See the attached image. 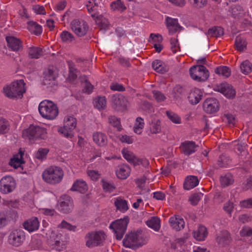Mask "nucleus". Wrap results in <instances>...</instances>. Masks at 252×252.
<instances>
[{
	"label": "nucleus",
	"mask_w": 252,
	"mask_h": 252,
	"mask_svg": "<svg viewBox=\"0 0 252 252\" xmlns=\"http://www.w3.org/2000/svg\"><path fill=\"white\" fill-rule=\"evenodd\" d=\"M216 90L228 98H233L236 95V92L232 86L226 83L217 86Z\"/></svg>",
	"instance_id": "nucleus-14"
},
{
	"label": "nucleus",
	"mask_w": 252,
	"mask_h": 252,
	"mask_svg": "<svg viewBox=\"0 0 252 252\" xmlns=\"http://www.w3.org/2000/svg\"><path fill=\"white\" fill-rule=\"evenodd\" d=\"M93 140L97 144L103 146L107 144L106 136L101 132H96L93 134Z\"/></svg>",
	"instance_id": "nucleus-30"
},
{
	"label": "nucleus",
	"mask_w": 252,
	"mask_h": 252,
	"mask_svg": "<svg viewBox=\"0 0 252 252\" xmlns=\"http://www.w3.org/2000/svg\"><path fill=\"white\" fill-rule=\"evenodd\" d=\"M71 28L77 35L82 36L86 34L88 27L85 22L80 25L78 21L73 20L71 23Z\"/></svg>",
	"instance_id": "nucleus-15"
},
{
	"label": "nucleus",
	"mask_w": 252,
	"mask_h": 252,
	"mask_svg": "<svg viewBox=\"0 0 252 252\" xmlns=\"http://www.w3.org/2000/svg\"><path fill=\"white\" fill-rule=\"evenodd\" d=\"M123 243L125 247L135 250L145 244L146 239L142 230H139L136 232L126 234Z\"/></svg>",
	"instance_id": "nucleus-1"
},
{
	"label": "nucleus",
	"mask_w": 252,
	"mask_h": 252,
	"mask_svg": "<svg viewBox=\"0 0 252 252\" xmlns=\"http://www.w3.org/2000/svg\"><path fill=\"white\" fill-rule=\"evenodd\" d=\"M193 5L197 8H201L204 7L207 3V0H193Z\"/></svg>",
	"instance_id": "nucleus-57"
},
{
	"label": "nucleus",
	"mask_w": 252,
	"mask_h": 252,
	"mask_svg": "<svg viewBox=\"0 0 252 252\" xmlns=\"http://www.w3.org/2000/svg\"><path fill=\"white\" fill-rule=\"evenodd\" d=\"M241 206L245 208H252V198L244 200L241 202Z\"/></svg>",
	"instance_id": "nucleus-64"
},
{
	"label": "nucleus",
	"mask_w": 252,
	"mask_h": 252,
	"mask_svg": "<svg viewBox=\"0 0 252 252\" xmlns=\"http://www.w3.org/2000/svg\"><path fill=\"white\" fill-rule=\"evenodd\" d=\"M42 176L46 183L56 184L60 183L63 179V172L60 167L51 166L43 172Z\"/></svg>",
	"instance_id": "nucleus-4"
},
{
	"label": "nucleus",
	"mask_w": 252,
	"mask_h": 252,
	"mask_svg": "<svg viewBox=\"0 0 252 252\" xmlns=\"http://www.w3.org/2000/svg\"><path fill=\"white\" fill-rule=\"evenodd\" d=\"M110 89L113 91H117L119 92L124 91L125 87L121 84L115 83H112L110 86Z\"/></svg>",
	"instance_id": "nucleus-58"
},
{
	"label": "nucleus",
	"mask_w": 252,
	"mask_h": 252,
	"mask_svg": "<svg viewBox=\"0 0 252 252\" xmlns=\"http://www.w3.org/2000/svg\"><path fill=\"white\" fill-rule=\"evenodd\" d=\"M144 123L143 119L141 117H137L136 119L133 130L134 131L137 133L140 134L141 133V129L143 128Z\"/></svg>",
	"instance_id": "nucleus-39"
},
{
	"label": "nucleus",
	"mask_w": 252,
	"mask_h": 252,
	"mask_svg": "<svg viewBox=\"0 0 252 252\" xmlns=\"http://www.w3.org/2000/svg\"><path fill=\"white\" fill-rule=\"evenodd\" d=\"M160 122L159 120H155L150 123V131L153 133H157L160 130Z\"/></svg>",
	"instance_id": "nucleus-43"
},
{
	"label": "nucleus",
	"mask_w": 252,
	"mask_h": 252,
	"mask_svg": "<svg viewBox=\"0 0 252 252\" xmlns=\"http://www.w3.org/2000/svg\"><path fill=\"white\" fill-rule=\"evenodd\" d=\"M39 223L37 218L35 217L25 221L23 225L25 229L29 232H32L38 229Z\"/></svg>",
	"instance_id": "nucleus-20"
},
{
	"label": "nucleus",
	"mask_w": 252,
	"mask_h": 252,
	"mask_svg": "<svg viewBox=\"0 0 252 252\" xmlns=\"http://www.w3.org/2000/svg\"><path fill=\"white\" fill-rule=\"evenodd\" d=\"M73 202L71 197L67 195H62L58 201L57 208L62 214L70 213L73 210Z\"/></svg>",
	"instance_id": "nucleus-8"
},
{
	"label": "nucleus",
	"mask_w": 252,
	"mask_h": 252,
	"mask_svg": "<svg viewBox=\"0 0 252 252\" xmlns=\"http://www.w3.org/2000/svg\"><path fill=\"white\" fill-rule=\"evenodd\" d=\"M6 40L7 46L14 51H18L23 48L22 42L20 39L14 36H7Z\"/></svg>",
	"instance_id": "nucleus-17"
},
{
	"label": "nucleus",
	"mask_w": 252,
	"mask_h": 252,
	"mask_svg": "<svg viewBox=\"0 0 252 252\" xmlns=\"http://www.w3.org/2000/svg\"><path fill=\"white\" fill-rule=\"evenodd\" d=\"M235 46L237 50L242 52L246 48L247 42L245 39L237 36L235 38Z\"/></svg>",
	"instance_id": "nucleus-35"
},
{
	"label": "nucleus",
	"mask_w": 252,
	"mask_h": 252,
	"mask_svg": "<svg viewBox=\"0 0 252 252\" xmlns=\"http://www.w3.org/2000/svg\"><path fill=\"white\" fill-rule=\"evenodd\" d=\"M26 83L20 79L12 82L9 86L3 88L5 95L10 98H21L26 92Z\"/></svg>",
	"instance_id": "nucleus-2"
},
{
	"label": "nucleus",
	"mask_w": 252,
	"mask_h": 252,
	"mask_svg": "<svg viewBox=\"0 0 252 252\" xmlns=\"http://www.w3.org/2000/svg\"><path fill=\"white\" fill-rule=\"evenodd\" d=\"M189 74L194 80L198 82L206 81L209 77V72L207 68L203 65H195L189 69Z\"/></svg>",
	"instance_id": "nucleus-7"
},
{
	"label": "nucleus",
	"mask_w": 252,
	"mask_h": 252,
	"mask_svg": "<svg viewBox=\"0 0 252 252\" xmlns=\"http://www.w3.org/2000/svg\"><path fill=\"white\" fill-rule=\"evenodd\" d=\"M198 147L193 141H186L181 143L180 147L182 153L185 155L189 156L191 154L194 153L195 148Z\"/></svg>",
	"instance_id": "nucleus-18"
},
{
	"label": "nucleus",
	"mask_w": 252,
	"mask_h": 252,
	"mask_svg": "<svg viewBox=\"0 0 252 252\" xmlns=\"http://www.w3.org/2000/svg\"><path fill=\"white\" fill-rule=\"evenodd\" d=\"M9 124L6 119L0 117V134H4L7 132Z\"/></svg>",
	"instance_id": "nucleus-42"
},
{
	"label": "nucleus",
	"mask_w": 252,
	"mask_h": 252,
	"mask_svg": "<svg viewBox=\"0 0 252 252\" xmlns=\"http://www.w3.org/2000/svg\"><path fill=\"white\" fill-rule=\"evenodd\" d=\"M193 237L198 241H203L207 235L206 228L202 225L200 226L197 230L193 232Z\"/></svg>",
	"instance_id": "nucleus-28"
},
{
	"label": "nucleus",
	"mask_w": 252,
	"mask_h": 252,
	"mask_svg": "<svg viewBox=\"0 0 252 252\" xmlns=\"http://www.w3.org/2000/svg\"><path fill=\"white\" fill-rule=\"evenodd\" d=\"M103 188L105 191L111 192L115 189V186L107 182H103Z\"/></svg>",
	"instance_id": "nucleus-59"
},
{
	"label": "nucleus",
	"mask_w": 252,
	"mask_h": 252,
	"mask_svg": "<svg viewBox=\"0 0 252 252\" xmlns=\"http://www.w3.org/2000/svg\"><path fill=\"white\" fill-rule=\"evenodd\" d=\"M152 66L155 71L161 74H163L169 70V67L159 60L154 61Z\"/></svg>",
	"instance_id": "nucleus-26"
},
{
	"label": "nucleus",
	"mask_w": 252,
	"mask_h": 252,
	"mask_svg": "<svg viewBox=\"0 0 252 252\" xmlns=\"http://www.w3.org/2000/svg\"><path fill=\"white\" fill-rule=\"evenodd\" d=\"M233 207V203L232 202L228 201L224 204L223 209L225 211L230 214Z\"/></svg>",
	"instance_id": "nucleus-61"
},
{
	"label": "nucleus",
	"mask_w": 252,
	"mask_h": 252,
	"mask_svg": "<svg viewBox=\"0 0 252 252\" xmlns=\"http://www.w3.org/2000/svg\"><path fill=\"white\" fill-rule=\"evenodd\" d=\"M224 33L223 29L219 26H214L208 30V34L211 36H219Z\"/></svg>",
	"instance_id": "nucleus-36"
},
{
	"label": "nucleus",
	"mask_w": 252,
	"mask_h": 252,
	"mask_svg": "<svg viewBox=\"0 0 252 252\" xmlns=\"http://www.w3.org/2000/svg\"><path fill=\"white\" fill-rule=\"evenodd\" d=\"M25 237V234L23 229H15L10 233L8 236V242L13 246L19 247L23 243Z\"/></svg>",
	"instance_id": "nucleus-10"
},
{
	"label": "nucleus",
	"mask_w": 252,
	"mask_h": 252,
	"mask_svg": "<svg viewBox=\"0 0 252 252\" xmlns=\"http://www.w3.org/2000/svg\"><path fill=\"white\" fill-rule=\"evenodd\" d=\"M166 113L169 119L173 123L175 124H180L181 123L180 118L177 114L170 111H167Z\"/></svg>",
	"instance_id": "nucleus-47"
},
{
	"label": "nucleus",
	"mask_w": 252,
	"mask_h": 252,
	"mask_svg": "<svg viewBox=\"0 0 252 252\" xmlns=\"http://www.w3.org/2000/svg\"><path fill=\"white\" fill-rule=\"evenodd\" d=\"M122 153L125 158L129 163L133 164L134 166H135V162H136L138 158L136 157L133 153L128 151L126 149H123Z\"/></svg>",
	"instance_id": "nucleus-29"
},
{
	"label": "nucleus",
	"mask_w": 252,
	"mask_h": 252,
	"mask_svg": "<svg viewBox=\"0 0 252 252\" xmlns=\"http://www.w3.org/2000/svg\"><path fill=\"white\" fill-rule=\"evenodd\" d=\"M108 122L114 127H117L119 131H120V122L117 118L114 116H111L108 118Z\"/></svg>",
	"instance_id": "nucleus-52"
},
{
	"label": "nucleus",
	"mask_w": 252,
	"mask_h": 252,
	"mask_svg": "<svg viewBox=\"0 0 252 252\" xmlns=\"http://www.w3.org/2000/svg\"><path fill=\"white\" fill-rule=\"evenodd\" d=\"M220 182L221 186L225 187L232 184L233 180L231 177L229 175H225L223 177H221L220 178Z\"/></svg>",
	"instance_id": "nucleus-50"
},
{
	"label": "nucleus",
	"mask_w": 252,
	"mask_h": 252,
	"mask_svg": "<svg viewBox=\"0 0 252 252\" xmlns=\"http://www.w3.org/2000/svg\"><path fill=\"white\" fill-rule=\"evenodd\" d=\"M24 162V161L21 158L14 157L11 158L9 164L13 168L16 169L20 167V165Z\"/></svg>",
	"instance_id": "nucleus-49"
},
{
	"label": "nucleus",
	"mask_w": 252,
	"mask_h": 252,
	"mask_svg": "<svg viewBox=\"0 0 252 252\" xmlns=\"http://www.w3.org/2000/svg\"><path fill=\"white\" fill-rule=\"evenodd\" d=\"M203 110L208 114H214L220 109L219 102L216 98H207L203 103Z\"/></svg>",
	"instance_id": "nucleus-13"
},
{
	"label": "nucleus",
	"mask_w": 252,
	"mask_h": 252,
	"mask_svg": "<svg viewBox=\"0 0 252 252\" xmlns=\"http://www.w3.org/2000/svg\"><path fill=\"white\" fill-rule=\"evenodd\" d=\"M130 168L127 164H123L119 167V169L116 172L118 178L121 179H126L129 175Z\"/></svg>",
	"instance_id": "nucleus-27"
},
{
	"label": "nucleus",
	"mask_w": 252,
	"mask_h": 252,
	"mask_svg": "<svg viewBox=\"0 0 252 252\" xmlns=\"http://www.w3.org/2000/svg\"><path fill=\"white\" fill-rule=\"evenodd\" d=\"M215 72L216 74L221 75L225 77H228L231 74L230 69L226 66H221L217 67Z\"/></svg>",
	"instance_id": "nucleus-37"
},
{
	"label": "nucleus",
	"mask_w": 252,
	"mask_h": 252,
	"mask_svg": "<svg viewBox=\"0 0 252 252\" xmlns=\"http://www.w3.org/2000/svg\"><path fill=\"white\" fill-rule=\"evenodd\" d=\"M106 105L105 97H98L94 100V106L98 109H104Z\"/></svg>",
	"instance_id": "nucleus-45"
},
{
	"label": "nucleus",
	"mask_w": 252,
	"mask_h": 252,
	"mask_svg": "<svg viewBox=\"0 0 252 252\" xmlns=\"http://www.w3.org/2000/svg\"><path fill=\"white\" fill-rule=\"evenodd\" d=\"M166 22L170 33H174L182 28L178 24V20L176 19H173L167 17L166 19Z\"/></svg>",
	"instance_id": "nucleus-24"
},
{
	"label": "nucleus",
	"mask_w": 252,
	"mask_h": 252,
	"mask_svg": "<svg viewBox=\"0 0 252 252\" xmlns=\"http://www.w3.org/2000/svg\"><path fill=\"white\" fill-rule=\"evenodd\" d=\"M112 107L116 111H123L127 105V99L121 94H113L111 97Z\"/></svg>",
	"instance_id": "nucleus-12"
},
{
	"label": "nucleus",
	"mask_w": 252,
	"mask_h": 252,
	"mask_svg": "<svg viewBox=\"0 0 252 252\" xmlns=\"http://www.w3.org/2000/svg\"><path fill=\"white\" fill-rule=\"evenodd\" d=\"M88 188L86 183L81 180H77L73 183L70 190L78 191L81 193H84L88 190Z\"/></svg>",
	"instance_id": "nucleus-19"
},
{
	"label": "nucleus",
	"mask_w": 252,
	"mask_h": 252,
	"mask_svg": "<svg viewBox=\"0 0 252 252\" xmlns=\"http://www.w3.org/2000/svg\"><path fill=\"white\" fill-rule=\"evenodd\" d=\"M199 183V180L196 176H188L186 179L184 183L185 189L189 190L196 187Z\"/></svg>",
	"instance_id": "nucleus-23"
},
{
	"label": "nucleus",
	"mask_w": 252,
	"mask_h": 252,
	"mask_svg": "<svg viewBox=\"0 0 252 252\" xmlns=\"http://www.w3.org/2000/svg\"><path fill=\"white\" fill-rule=\"evenodd\" d=\"M16 185L15 181L12 177L4 176L0 180V191L3 193H10L15 189Z\"/></svg>",
	"instance_id": "nucleus-11"
},
{
	"label": "nucleus",
	"mask_w": 252,
	"mask_h": 252,
	"mask_svg": "<svg viewBox=\"0 0 252 252\" xmlns=\"http://www.w3.org/2000/svg\"><path fill=\"white\" fill-rule=\"evenodd\" d=\"M64 127H68L73 130L76 126V119L72 116L67 117L66 120L64 122Z\"/></svg>",
	"instance_id": "nucleus-44"
},
{
	"label": "nucleus",
	"mask_w": 252,
	"mask_h": 252,
	"mask_svg": "<svg viewBox=\"0 0 252 252\" xmlns=\"http://www.w3.org/2000/svg\"><path fill=\"white\" fill-rule=\"evenodd\" d=\"M27 24L29 26V30L33 32L35 35H38L41 34L42 32V27L36 22L29 21L27 22Z\"/></svg>",
	"instance_id": "nucleus-32"
},
{
	"label": "nucleus",
	"mask_w": 252,
	"mask_h": 252,
	"mask_svg": "<svg viewBox=\"0 0 252 252\" xmlns=\"http://www.w3.org/2000/svg\"><path fill=\"white\" fill-rule=\"evenodd\" d=\"M110 6L114 10L117 9L123 11L126 9V6L122 2L121 0L113 1L110 4Z\"/></svg>",
	"instance_id": "nucleus-40"
},
{
	"label": "nucleus",
	"mask_w": 252,
	"mask_h": 252,
	"mask_svg": "<svg viewBox=\"0 0 252 252\" xmlns=\"http://www.w3.org/2000/svg\"><path fill=\"white\" fill-rule=\"evenodd\" d=\"M200 199L201 196L199 193H194L189 198L190 204L193 206H196Z\"/></svg>",
	"instance_id": "nucleus-55"
},
{
	"label": "nucleus",
	"mask_w": 252,
	"mask_h": 252,
	"mask_svg": "<svg viewBox=\"0 0 252 252\" xmlns=\"http://www.w3.org/2000/svg\"><path fill=\"white\" fill-rule=\"evenodd\" d=\"M114 204L117 207V209L121 212H125L128 209L126 201L120 197H118L116 199Z\"/></svg>",
	"instance_id": "nucleus-33"
},
{
	"label": "nucleus",
	"mask_w": 252,
	"mask_h": 252,
	"mask_svg": "<svg viewBox=\"0 0 252 252\" xmlns=\"http://www.w3.org/2000/svg\"><path fill=\"white\" fill-rule=\"evenodd\" d=\"M33 10L38 14H45L46 12L43 6L35 5L33 6Z\"/></svg>",
	"instance_id": "nucleus-60"
},
{
	"label": "nucleus",
	"mask_w": 252,
	"mask_h": 252,
	"mask_svg": "<svg viewBox=\"0 0 252 252\" xmlns=\"http://www.w3.org/2000/svg\"><path fill=\"white\" fill-rule=\"evenodd\" d=\"M240 69L243 73L247 74L251 72L252 64L249 61L246 60L241 64Z\"/></svg>",
	"instance_id": "nucleus-38"
},
{
	"label": "nucleus",
	"mask_w": 252,
	"mask_h": 252,
	"mask_svg": "<svg viewBox=\"0 0 252 252\" xmlns=\"http://www.w3.org/2000/svg\"><path fill=\"white\" fill-rule=\"evenodd\" d=\"M240 233L242 236H251L252 239V229L249 228H243L240 231Z\"/></svg>",
	"instance_id": "nucleus-63"
},
{
	"label": "nucleus",
	"mask_w": 252,
	"mask_h": 252,
	"mask_svg": "<svg viewBox=\"0 0 252 252\" xmlns=\"http://www.w3.org/2000/svg\"><path fill=\"white\" fill-rule=\"evenodd\" d=\"M60 36L63 42H71L74 39L73 35L67 31H63Z\"/></svg>",
	"instance_id": "nucleus-48"
},
{
	"label": "nucleus",
	"mask_w": 252,
	"mask_h": 252,
	"mask_svg": "<svg viewBox=\"0 0 252 252\" xmlns=\"http://www.w3.org/2000/svg\"><path fill=\"white\" fill-rule=\"evenodd\" d=\"M29 56L31 59H38L43 55V50L40 47L32 46L29 49Z\"/></svg>",
	"instance_id": "nucleus-31"
},
{
	"label": "nucleus",
	"mask_w": 252,
	"mask_h": 252,
	"mask_svg": "<svg viewBox=\"0 0 252 252\" xmlns=\"http://www.w3.org/2000/svg\"><path fill=\"white\" fill-rule=\"evenodd\" d=\"M23 137L31 141L45 140L47 138L46 129L39 126H30L23 131Z\"/></svg>",
	"instance_id": "nucleus-5"
},
{
	"label": "nucleus",
	"mask_w": 252,
	"mask_h": 252,
	"mask_svg": "<svg viewBox=\"0 0 252 252\" xmlns=\"http://www.w3.org/2000/svg\"><path fill=\"white\" fill-rule=\"evenodd\" d=\"M72 129L68 127H61L59 129V132L63 134V135L68 138H71L73 136V133Z\"/></svg>",
	"instance_id": "nucleus-51"
},
{
	"label": "nucleus",
	"mask_w": 252,
	"mask_h": 252,
	"mask_svg": "<svg viewBox=\"0 0 252 252\" xmlns=\"http://www.w3.org/2000/svg\"><path fill=\"white\" fill-rule=\"evenodd\" d=\"M39 112L43 118L48 120L55 119L58 115V109L52 101L45 100L38 106Z\"/></svg>",
	"instance_id": "nucleus-3"
},
{
	"label": "nucleus",
	"mask_w": 252,
	"mask_h": 252,
	"mask_svg": "<svg viewBox=\"0 0 252 252\" xmlns=\"http://www.w3.org/2000/svg\"><path fill=\"white\" fill-rule=\"evenodd\" d=\"M59 226L63 228H65L67 230L73 231H75L76 228L75 226L71 225L65 220H63Z\"/></svg>",
	"instance_id": "nucleus-56"
},
{
	"label": "nucleus",
	"mask_w": 252,
	"mask_h": 252,
	"mask_svg": "<svg viewBox=\"0 0 252 252\" xmlns=\"http://www.w3.org/2000/svg\"><path fill=\"white\" fill-rule=\"evenodd\" d=\"M185 92L184 88L180 85H176L173 90V97L177 99L180 95H183Z\"/></svg>",
	"instance_id": "nucleus-46"
},
{
	"label": "nucleus",
	"mask_w": 252,
	"mask_h": 252,
	"mask_svg": "<svg viewBox=\"0 0 252 252\" xmlns=\"http://www.w3.org/2000/svg\"><path fill=\"white\" fill-rule=\"evenodd\" d=\"M103 20L102 15H100L96 17V22L97 23L98 26L100 27L101 29H104L107 27V25L104 24Z\"/></svg>",
	"instance_id": "nucleus-62"
},
{
	"label": "nucleus",
	"mask_w": 252,
	"mask_h": 252,
	"mask_svg": "<svg viewBox=\"0 0 252 252\" xmlns=\"http://www.w3.org/2000/svg\"><path fill=\"white\" fill-rule=\"evenodd\" d=\"M216 241L220 247H225L229 245L232 241L230 233L227 230H222L217 237Z\"/></svg>",
	"instance_id": "nucleus-16"
},
{
	"label": "nucleus",
	"mask_w": 252,
	"mask_h": 252,
	"mask_svg": "<svg viewBox=\"0 0 252 252\" xmlns=\"http://www.w3.org/2000/svg\"><path fill=\"white\" fill-rule=\"evenodd\" d=\"M203 94L199 89H195L191 91L188 96L189 102L192 105H196L202 99Z\"/></svg>",
	"instance_id": "nucleus-21"
},
{
	"label": "nucleus",
	"mask_w": 252,
	"mask_h": 252,
	"mask_svg": "<svg viewBox=\"0 0 252 252\" xmlns=\"http://www.w3.org/2000/svg\"><path fill=\"white\" fill-rule=\"evenodd\" d=\"M147 225L158 231L160 228V220L158 217H153L146 221Z\"/></svg>",
	"instance_id": "nucleus-34"
},
{
	"label": "nucleus",
	"mask_w": 252,
	"mask_h": 252,
	"mask_svg": "<svg viewBox=\"0 0 252 252\" xmlns=\"http://www.w3.org/2000/svg\"><path fill=\"white\" fill-rule=\"evenodd\" d=\"M128 222V217L126 216L123 219L117 220L110 224L109 228L114 230L117 239L121 240L123 238Z\"/></svg>",
	"instance_id": "nucleus-6"
},
{
	"label": "nucleus",
	"mask_w": 252,
	"mask_h": 252,
	"mask_svg": "<svg viewBox=\"0 0 252 252\" xmlns=\"http://www.w3.org/2000/svg\"><path fill=\"white\" fill-rule=\"evenodd\" d=\"M49 152V149L40 148L36 152L35 157L37 159L42 160L46 158Z\"/></svg>",
	"instance_id": "nucleus-41"
},
{
	"label": "nucleus",
	"mask_w": 252,
	"mask_h": 252,
	"mask_svg": "<svg viewBox=\"0 0 252 252\" xmlns=\"http://www.w3.org/2000/svg\"><path fill=\"white\" fill-rule=\"evenodd\" d=\"M171 49L173 53H176L180 51V48L178 43V39L171 38L170 39Z\"/></svg>",
	"instance_id": "nucleus-53"
},
{
	"label": "nucleus",
	"mask_w": 252,
	"mask_h": 252,
	"mask_svg": "<svg viewBox=\"0 0 252 252\" xmlns=\"http://www.w3.org/2000/svg\"><path fill=\"white\" fill-rule=\"evenodd\" d=\"M153 94L158 102L164 101L166 99V97L160 91L154 90L153 91Z\"/></svg>",
	"instance_id": "nucleus-54"
},
{
	"label": "nucleus",
	"mask_w": 252,
	"mask_h": 252,
	"mask_svg": "<svg viewBox=\"0 0 252 252\" xmlns=\"http://www.w3.org/2000/svg\"><path fill=\"white\" fill-rule=\"evenodd\" d=\"M169 222L172 228L176 231L180 230L185 226L184 220L179 216H176L175 217H171L169 219Z\"/></svg>",
	"instance_id": "nucleus-25"
},
{
	"label": "nucleus",
	"mask_w": 252,
	"mask_h": 252,
	"mask_svg": "<svg viewBox=\"0 0 252 252\" xmlns=\"http://www.w3.org/2000/svg\"><path fill=\"white\" fill-rule=\"evenodd\" d=\"M57 74L52 68H48V70L44 72V79L43 80V84L48 86L51 84L57 78Z\"/></svg>",
	"instance_id": "nucleus-22"
},
{
	"label": "nucleus",
	"mask_w": 252,
	"mask_h": 252,
	"mask_svg": "<svg viewBox=\"0 0 252 252\" xmlns=\"http://www.w3.org/2000/svg\"><path fill=\"white\" fill-rule=\"evenodd\" d=\"M89 240L86 242V246L93 248L100 246L105 240V235L103 231H97L88 234Z\"/></svg>",
	"instance_id": "nucleus-9"
}]
</instances>
